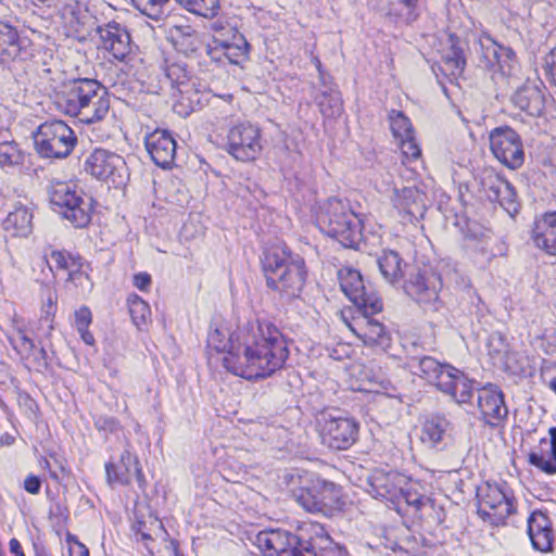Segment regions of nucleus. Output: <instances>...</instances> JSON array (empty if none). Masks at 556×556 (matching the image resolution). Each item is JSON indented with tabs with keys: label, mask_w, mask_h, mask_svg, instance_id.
<instances>
[{
	"label": "nucleus",
	"mask_w": 556,
	"mask_h": 556,
	"mask_svg": "<svg viewBox=\"0 0 556 556\" xmlns=\"http://www.w3.org/2000/svg\"><path fill=\"white\" fill-rule=\"evenodd\" d=\"M207 348L225 353V368L247 380L271 377L285 367L290 354L288 339L281 330L274 323L258 318L231 332L211 329Z\"/></svg>",
	"instance_id": "nucleus-1"
},
{
	"label": "nucleus",
	"mask_w": 556,
	"mask_h": 556,
	"mask_svg": "<svg viewBox=\"0 0 556 556\" xmlns=\"http://www.w3.org/2000/svg\"><path fill=\"white\" fill-rule=\"evenodd\" d=\"M254 544L264 556H346L318 522L303 523L296 532L269 529L256 534Z\"/></svg>",
	"instance_id": "nucleus-2"
},
{
	"label": "nucleus",
	"mask_w": 556,
	"mask_h": 556,
	"mask_svg": "<svg viewBox=\"0 0 556 556\" xmlns=\"http://www.w3.org/2000/svg\"><path fill=\"white\" fill-rule=\"evenodd\" d=\"M262 266L268 288L290 299L300 296L307 277L305 261L300 254L285 243L276 244L264 251Z\"/></svg>",
	"instance_id": "nucleus-3"
},
{
	"label": "nucleus",
	"mask_w": 556,
	"mask_h": 556,
	"mask_svg": "<svg viewBox=\"0 0 556 556\" xmlns=\"http://www.w3.org/2000/svg\"><path fill=\"white\" fill-rule=\"evenodd\" d=\"M316 223L321 232L337 240L342 247L359 249L363 239L362 220L348 201L328 199L320 205Z\"/></svg>",
	"instance_id": "nucleus-4"
},
{
	"label": "nucleus",
	"mask_w": 556,
	"mask_h": 556,
	"mask_svg": "<svg viewBox=\"0 0 556 556\" xmlns=\"http://www.w3.org/2000/svg\"><path fill=\"white\" fill-rule=\"evenodd\" d=\"M48 194L54 210L75 227L84 228L90 223L93 199L76 185L53 181L48 187Z\"/></svg>",
	"instance_id": "nucleus-5"
},
{
	"label": "nucleus",
	"mask_w": 556,
	"mask_h": 556,
	"mask_svg": "<svg viewBox=\"0 0 556 556\" xmlns=\"http://www.w3.org/2000/svg\"><path fill=\"white\" fill-rule=\"evenodd\" d=\"M77 138L73 129L60 119L42 123L34 134L37 153L46 159H64L76 146Z\"/></svg>",
	"instance_id": "nucleus-6"
},
{
	"label": "nucleus",
	"mask_w": 556,
	"mask_h": 556,
	"mask_svg": "<svg viewBox=\"0 0 556 556\" xmlns=\"http://www.w3.org/2000/svg\"><path fill=\"white\" fill-rule=\"evenodd\" d=\"M338 278L343 293L362 313L377 314L382 311V302L376 290L370 283H365L358 270L342 268Z\"/></svg>",
	"instance_id": "nucleus-7"
},
{
	"label": "nucleus",
	"mask_w": 556,
	"mask_h": 556,
	"mask_svg": "<svg viewBox=\"0 0 556 556\" xmlns=\"http://www.w3.org/2000/svg\"><path fill=\"white\" fill-rule=\"evenodd\" d=\"M478 45L479 65L490 71L493 79L514 75L517 60L511 48L500 45L486 34L479 37Z\"/></svg>",
	"instance_id": "nucleus-8"
},
{
	"label": "nucleus",
	"mask_w": 556,
	"mask_h": 556,
	"mask_svg": "<svg viewBox=\"0 0 556 556\" xmlns=\"http://www.w3.org/2000/svg\"><path fill=\"white\" fill-rule=\"evenodd\" d=\"M319 427L321 443L333 451L349 450L358 439L359 424L353 417L325 413Z\"/></svg>",
	"instance_id": "nucleus-9"
},
{
	"label": "nucleus",
	"mask_w": 556,
	"mask_h": 556,
	"mask_svg": "<svg viewBox=\"0 0 556 556\" xmlns=\"http://www.w3.org/2000/svg\"><path fill=\"white\" fill-rule=\"evenodd\" d=\"M226 150L241 162L256 160L263 150L261 129L250 122L233 125L227 134Z\"/></svg>",
	"instance_id": "nucleus-10"
},
{
	"label": "nucleus",
	"mask_w": 556,
	"mask_h": 556,
	"mask_svg": "<svg viewBox=\"0 0 556 556\" xmlns=\"http://www.w3.org/2000/svg\"><path fill=\"white\" fill-rule=\"evenodd\" d=\"M404 291L415 300L424 309H439V293L442 289V279L431 269H417L410 273L404 282Z\"/></svg>",
	"instance_id": "nucleus-11"
},
{
	"label": "nucleus",
	"mask_w": 556,
	"mask_h": 556,
	"mask_svg": "<svg viewBox=\"0 0 556 556\" xmlns=\"http://www.w3.org/2000/svg\"><path fill=\"white\" fill-rule=\"evenodd\" d=\"M97 79L75 78L63 83L55 91L54 102L58 109L66 115L76 117L85 104L99 89Z\"/></svg>",
	"instance_id": "nucleus-12"
},
{
	"label": "nucleus",
	"mask_w": 556,
	"mask_h": 556,
	"mask_svg": "<svg viewBox=\"0 0 556 556\" xmlns=\"http://www.w3.org/2000/svg\"><path fill=\"white\" fill-rule=\"evenodd\" d=\"M493 155L506 167L518 169L525 162L520 136L508 126L496 127L489 135Z\"/></svg>",
	"instance_id": "nucleus-13"
},
{
	"label": "nucleus",
	"mask_w": 556,
	"mask_h": 556,
	"mask_svg": "<svg viewBox=\"0 0 556 556\" xmlns=\"http://www.w3.org/2000/svg\"><path fill=\"white\" fill-rule=\"evenodd\" d=\"M33 56V49L26 37H21L17 27L0 21V66L17 68Z\"/></svg>",
	"instance_id": "nucleus-14"
},
{
	"label": "nucleus",
	"mask_w": 556,
	"mask_h": 556,
	"mask_svg": "<svg viewBox=\"0 0 556 556\" xmlns=\"http://www.w3.org/2000/svg\"><path fill=\"white\" fill-rule=\"evenodd\" d=\"M480 506L478 513L484 520L489 519L495 526L503 525L515 511L514 500L497 484H490L479 490Z\"/></svg>",
	"instance_id": "nucleus-15"
},
{
	"label": "nucleus",
	"mask_w": 556,
	"mask_h": 556,
	"mask_svg": "<svg viewBox=\"0 0 556 556\" xmlns=\"http://www.w3.org/2000/svg\"><path fill=\"white\" fill-rule=\"evenodd\" d=\"M481 192L491 202H497L509 216L519 213L520 204L517 201L515 188L493 169H485L480 176Z\"/></svg>",
	"instance_id": "nucleus-16"
},
{
	"label": "nucleus",
	"mask_w": 556,
	"mask_h": 556,
	"mask_svg": "<svg viewBox=\"0 0 556 556\" xmlns=\"http://www.w3.org/2000/svg\"><path fill=\"white\" fill-rule=\"evenodd\" d=\"M164 78L174 90L173 96H180V100L174 105L175 111L180 115L188 116L193 110L191 97L197 96V90L186 64H167L164 68Z\"/></svg>",
	"instance_id": "nucleus-17"
},
{
	"label": "nucleus",
	"mask_w": 556,
	"mask_h": 556,
	"mask_svg": "<svg viewBox=\"0 0 556 556\" xmlns=\"http://www.w3.org/2000/svg\"><path fill=\"white\" fill-rule=\"evenodd\" d=\"M100 37V48L108 51L121 62H126L131 53L130 34L117 22H109L97 27Z\"/></svg>",
	"instance_id": "nucleus-18"
},
{
	"label": "nucleus",
	"mask_w": 556,
	"mask_h": 556,
	"mask_svg": "<svg viewBox=\"0 0 556 556\" xmlns=\"http://www.w3.org/2000/svg\"><path fill=\"white\" fill-rule=\"evenodd\" d=\"M477 401L482 419L486 425L497 427L507 418L508 408L504 401V394L498 387L488 384L479 389Z\"/></svg>",
	"instance_id": "nucleus-19"
},
{
	"label": "nucleus",
	"mask_w": 556,
	"mask_h": 556,
	"mask_svg": "<svg viewBox=\"0 0 556 556\" xmlns=\"http://www.w3.org/2000/svg\"><path fill=\"white\" fill-rule=\"evenodd\" d=\"M125 167V161L116 153L103 149L94 150L86 160L85 170L93 177L102 180H112L121 178V172Z\"/></svg>",
	"instance_id": "nucleus-20"
},
{
	"label": "nucleus",
	"mask_w": 556,
	"mask_h": 556,
	"mask_svg": "<svg viewBox=\"0 0 556 556\" xmlns=\"http://www.w3.org/2000/svg\"><path fill=\"white\" fill-rule=\"evenodd\" d=\"M407 483V477L399 471L375 470L368 477V492L376 498L390 502L392 505L396 502L397 494Z\"/></svg>",
	"instance_id": "nucleus-21"
},
{
	"label": "nucleus",
	"mask_w": 556,
	"mask_h": 556,
	"mask_svg": "<svg viewBox=\"0 0 556 556\" xmlns=\"http://www.w3.org/2000/svg\"><path fill=\"white\" fill-rule=\"evenodd\" d=\"M392 203L408 223L424 218L427 211V195L416 187L394 189Z\"/></svg>",
	"instance_id": "nucleus-22"
},
{
	"label": "nucleus",
	"mask_w": 556,
	"mask_h": 556,
	"mask_svg": "<svg viewBox=\"0 0 556 556\" xmlns=\"http://www.w3.org/2000/svg\"><path fill=\"white\" fill-rule=\"evenodd\" d=\"M146 148L152 161L161 168H170L176 157V141L166 129H156L146 136Z\"/></svg>",
	"instance_id": "nucleus-23"
},
{
	"label": "nucleus",
	"mask_w": 556,
	"mask_h": 556,
	"mask_svg": "<svg viewBox=\"0 0 556 556\" xmlns=\"http://www.w3.org/2000/svg\"><path fill=\"white\" fill-rule=\"evenodd\" d=\"M454 427L443 415H431L422 424L421 442L431 448L443 450L453 441Z\"/></svg>",
	"instance_id": "nucleus-24"
},
{
	"label": "nucleus",
	"mask_w": 556,
	"mask_h": 556,
	"mask_svg": "<svg viewBox=\"0 0 556 556\" xmlns=\"http://www.w3.org/2000/svg\"><path fill=\"white\" fill-rule=\"evenodd\" d=\"M105 472L110 484H129L134 477L137 478L140 485L143 481V473L137 457L127 450L121 454L117 464L111 462L105 464Z\"/></svg>",
	"instance_id": "nucleus-25"
},
{
	"label": "nucleus",
	"mask_w": 556,
	"mask_h": 556,
	"mask_svg": "<svg viewBox=\"0 0 556 556\" xmlns=\"http://www.w3.org/2000/svg\"><path fill=\"white\" fill-rule=\"evenodd\" d=\"M528 534L533 548L549 552L553 547L554 532L549 517L541 511H533L528 518Z\"/></svg>",
	"instance_id": "nucleus-26"
},
{
	"label": "nucleus",
	"mask_w": 556,
	"mask_h": 556,
	"mask_svg": "<svg viewBox=\"0 0 556 556\" xmlns=\"http://www.w3.org/2000/svg\"><path fill=\"white\" fill-rule=\"evenodd\" d=\"M513 103L530 116H542L546 96L544 90L536 84L527 83L516 90L511 98Z\"/></svg>",
	"instance_id": "nucleus-27"
},
{
	"label": "nucleus",
	"mask_w": 556,
	"mask_h": 556,
	"mask_svg": "<svg viewBox=\"0 0 556 556\" xmlns=\"http://www.w3.org/2000/svg\"><path fill=\"white\" fill-rule=\"evenodd\" d=\"M363 318L356 324L352 330L367 345H376L381 349L390 346L391 337L382 323L372 317L374 314L362 313Z\"/></svg>",
	"instance_id": "nucleus-28"
},
{
	"label": "nucleus",
	"mask_w": 556,
	"mask_h": 556,
	"mask_svg": "<svg viewBox=\"0 0 556 556\" xmlns=\"http://www.w3.org/2000/svg\"><path fill=\"white\" fill-rule=\"evenodd\" d=\"M532 239L539 249L556 255V212H549L535 222Z\"/></svg>",
	"instance_id": "nucleus-29"
},
{
	"label": "nucleus",
	"mask_w": 556,
	"mask_h": 556,
	"mask_svg": "<svg viewBox=\"0 0 556 556\" xmlns=\"http://www.w3.org/2000/svg\"><path fill=\"white\" fill-rule=\"evenodd\" d=\"M76 116L81 123L93 124L101 122L110 112V97L106 88L100 83L99 89H94L93 96Z\"/></svg>",
	"instance_id": "nucleus-30"
},
{
	"label": "nucleus",
	"mask_w": 556,
	"mask_h": 556,
	"mask_svg": "<svg viewBox=\"0 0 556 556\" xmlns=\"http://www.w3.org/2000/svg\"><path fill=\"white\" fill-rule=\"evenodd\" d=\"M549 440L540 441V451L529 454V463L547 475L556 473V427L548 430Z\"/></svg>",
	"instance_id": "nucleus-31"
},
{
	"label": "nucleus",
	"mask_w": 556,
	"mask_h": 556,
	"mask_svg": "<svg viewBox=\"0 0 556 556\" xmlns=\"http://www.w3.org/2000/svg\"><path fill=\"white\" fill-rule=\"evenodd\" d=\"M33 210L18 202L3 220V228L12 236L26 238L33 231Z\"/></svg>",
	"instance_id": "nucleus-32"
},
{
	"label": "nucleus",
	"mask_w": 556,
	"mask_h": 556,
	"mask_svg": "<svg viewBox=\"0 0 556 556\" xmlns=\"http://www.w3.org/2000/svg\"><path fill=\"white\" fill-rule=\"evenodd\" d=\"M45 260L50 270H67L68 280L75 281L77 277L83 275V257L78 254L74 255L66 251L52 250L49 254L45 253Z\"/></svg>",
	"instance_id": "nucleus-33"
},
{
	"label": "nucleus",
	"mask_w": 556,
	"mask_h": 556,
	"mask_svg": "<svg viewBox=\"0 0 556 556\" xmlns=\"http://www.w3.org/2000/svg\"><path fill=\"white\" fill-rule=\"evenodd\" d=\"M419 0H389L386 16L399 25H408L417 20Z\"/></svg>",
	"instance_id": "nucleus-34"
},
{
	"label": "nucleus",
	"mask_w": 556,
	"mask_h": 556,
	"mask_svg": "<svg viewBox=\"0 0 556 556\" xmlns=\"http://www.w3.org/2000/svg\"><path fill=\"white\" fill-rule=\"evenodd\" d=\"M465 65L466 60L463 49L452 42L451 48L442 55L439 70L452 83L463 74Z\"/></svg>",
	"instance_id": "nucleus-35"
},
{
	"label": "nucleus",
	"mask_w": 556,
	"mask_h": 556,
	"mask_svg": "<svg viewBox=\"0 0 556 556\" xmlns=\"http://www.w3.org/2000/svg\"><path fill=\"white\" fill-rule=\"evenodd\" d=\"M319 112L326 118H337L343 112V101L340 91L334 87H327L315 96Z\"/></svg>",
	"instance_id": "nucleus-36"
},
{
	"label": "nucleus",
	"mask_w": 556,
	"mask_h": 556,
	"mask_svg": "<svg viewBox=\"0 0 556 556\" xmlns=\"http://www.w3.org/2000/svg\"><path fill=\"white\" fill-rule=\"evenodd\" d=\"M377 264L383 278L394 283L403 277V260L400 254L393 250H384L377 257Z\"/></svg>",
	"instance_id": "nucleus-37"
},
{
	"label": "nucleus",
	"mask_w": 556,
	"mask_h": 556,
	"mask_svg": "<svg viewBox=\"0 0 556 556\" xmlns=\"http://www.w3.org/2000/svg\"><path fill=\"white\" fill-rule=\"evenodd\" d=\"M313 491L319 496V513L326 514L331 510L340 498V488L318 477L313 478Z\"/></svg>",
	"instance_id": "nucleus-38"
},
{
	"label": "nucleus",
	"mask_w": 556,
	"mask_h": 556,
	"mask_svg": "<svg viewBox=\"0 0 556 556\" xmlns=\"http://www.w3.org/2000/svg\"><path fill=\"white\" fill-rule=\"evenodd\" d=\"M428 498V496L419 492V484L407 477V483L403 490H401V494H397L396 502H394L393 506L395 509L400 510L404 503L416 516L419 511V506H422Z\"/></svg>",
	"instance_id": "nucleus-39"
},
{
	"label": "nucleus",
	"mask_w": 556,
	"mask_h": 556,
	"mask_svg": "<svg viewBox=\"0 0 556 556\" xmlns=\"http://www.w3.org/2000/svg\"><path fill=\"white\" fill-rule=\"evenodd\" d=\"M294 501L309 513H319V496L317 492L313 491V478L302 485L292 491Z\"/></svg>",
	"instance_id": "nucleus-40"
},
{
	"label": "nucleus",
	"mask_w": 556,
	"mask_h": 556,
	"mask_svg": "<svg viewBox=\"0 0 556 556\" xmlns=\"http://www.w3.org/2000/svg\"><path fill=\"white\" fill-rule=\"evenodd\" d=\"M127 304L132 323L138 329H141L151 317L149 304L137 294H130L127 299Z\"/></svg>",
	"instance_id": "nucleus-41"
},
{
	"label": "nucleus",
	"mask_w": 556,
	"mask_h": 556,
	"mask_svg": "<svg viewBox=\"0 0 556 556\" xmlns=\"http://www.w3.org/2000/svg\"><path fill=\"white\" fill-rule=\"evenodd\" d=\"M189 12L203 17H214L219 10V0H178Z\"/></svg>",
	"instance_id": "nucleus-42"
},
{
	"label": "nucleus",
	"mask_w": 556,
	"mask_h": 556,
	"mask_svg": "<svg viewBox=\"0 0 556 556\" xmlns=\"http://www.w3.org/2000/svg\"><path fill=\"white\" fill-rule=\"evenodd\" d=\"M24 154L14 140L0 142V166L13 167L22 164Z\"/></svg>",
	"instance_id": "nucleus-43"
},
{
	"label": "nucleus",
	"mask_w": 556,
	"mask_h": 556,
	"mask_svg": "<svg viewBox=\"0 0 556 556\" xmlns=\"http://www.w3.org/2000/svg\"><path fill=\"white\" fill-rule=\"evenodd\" d=\"M390 128L397 140L408 138L414 134L413 125L409 118L401 111L392 110L389 113Z\"/></svg>",
	"instance_id": "nucleus-44"
},
{
	"label": "nucleus",
	"mask_w": 556,
	"mask_h": 556,
	"mask_svg": "<svg viewBox=\"0 0 556 556\" xmlns=\"http://www.w3.org/2000/svg\"><path fill=\"white\" fill-rule=\"evenodd\" d=\"M460 372V370L448 364H442L441 370L437 372L431 383L434 384L440 391L450 393L453 390L454 382Z\"/></svg>",
	"instance_id": "nucleus-45"
},
{
	"label": "nucleus",
	"mask_w": 556,
	"mask_h": 556,
	"mask_svg": "<svg viewBox=\"0 0 556 556\" xmlns=\"http://www.w3.org/2000/svg\"><path fill=\"white\" fill-rule=\"evenodd\" d=\"M412 368H418L420 376L427 379L430 383L434 379L437 372L441 370L442 364L435 358L430 356L412 357L409 361Z\"/></svg>",
	"instance_id": "nucleus-46"
},
{
	"label": "nucleus",
	"mask_w": 556,
	"mask_h": 556,
	"mask_svg": "<svg viewBox=\"0 0 556 556\" xmlns=\"http://www.w3.org/2000/svg\"><path fill=\"white\" fill-rule=\"evenodd\" d=\"M416 516L428 522L429 526H439L444 521L445 511L433 500L428 498L422 506H419Z\"/></svg>",
	"instance_id": "nucleus-47"
},
{
	"label": "nucleus",
	"mask_w": 556,
	"mask_h": 556,
	"mask_svg": "<svg viewBox=\"0 0 556 556\" xmlns=\"http://www.w3.org/2000/svg\"><path fill=\"white\" fill-rule=\"evenodd\" d=\"M472 380L468 379L462 371L454 382L453 390L448 393L457 403H467L471 400L473 394Z\"/></svg>",
	"instance_id": "nucleus-48"
},
{
	"label": "nucleus",
	"mask_w": 556,
	"mask_h": 556,
	"mask_svg": "<svg viewBox=\"0 0 556 556\" xmlns=\"http://www.w3.org/2000/svg\"><path fill=\"white\" fill-rule=\"evenodd\" d=\"M134 7L152 20H160L168 0H131Z\"/></svg>",
	"instance_id": "nucleus-49"
},
{
	"label": "nucleus",
	"mask_w": 556,
	"mask_h": 556,
	"mask_svg": "<svg viewBox=\"0 0 556 556\" xmlns=\"http://www.w3.org/2000/svg\"><path fill=\"white\" fill-rule=\"evenodd\" d=\"M93 425L105 438H108L109 434H117L123 429L117 418L108 415L94 416Z\"/></svg>",
	"instance_id": "nucleus-50"
},
{
	"label": "nucleus",
	"mask_w": 556,
	"mask_h": 556,
	"mask_svg": "<svg viewBox=\"0 0 556 556\" xmlns=\"http://www.w3.org/2000/svg\"><path fill=\"white\" fill-rule=\"evenodd\" d=\"M15 329H18L17 332L10 339L13 348L15 351H17L18 354H21L24 357H29L31 352L35 349L34 341L27 337L23 328L20 326H16Z\"/></svg>",
	"instance_id": "nucleus-51"
},
{
	"label": "nucleus",
	"mask_w": 556,
	"mask_h": 556,
	"mask_svg": "<svg viewBox=\"0 0 556 556\" xmlns=\"http://www.w3.org/2000/svg\"><path fill=\"white\" fill-rule=\"evenodd\" d=\"M170 34L176 43L181 39V45L186 42L190 50H195L197 36L191 26H175Z\"/></svg>",
	"instance_id": "nucleus-52"
},
{
	"label": "nucleus",
	"mask_w": 556,
	"mask_h": 556,
	"mask_svg": "<svg viewBox=\"0 0 556 556\" xmlns=\"http://www.w3.org/2000/svg\"><path fill=\"white\" fill-rule=\"evenodd\" d=\"M399 144H400L403 155L407 160H416L421 154V150L415 139L414 134L408 136V138L400 139Z\"/></svg>",
	"instance_id": "nucleus-53"
},
{
	"label": "nucleus",
	"mask_w": 556,
	"mask_h": 556,
	"mask_svg": "<svg viewBox=\"0 0 556 556\" xmlns=\"http://www.w3.org/2000/svg\"><path fill=\"white\" fill-rule=\"evenodd\" d=\"M224 48L228 51L229 54L231 53V50H237V56L243 59L248 54L249 43L243 35L238 34L233 36L231 42H225Z\"/></svg>",
	"instance_id": "nucleus-54"
},
{
	"label": "nucleus",
	"mask_w": 556,
	"mask_h": 556,
	"mask_svg": "<svg viewBox=\"0 0 556 556\" xmlns=\"http://www.w3.org/2000/svg\"><path fill=\"white\" fill-rule=\"evenodd\" d=\"M92 321V314L89 307L80 306L75 311V327L77 330L89 328Z\"/></svg>",
	"instance_id": "nucleus-55"
},
{
	"label": "nucleus",
	"mask_w": 556,
	"mask_h": 556,
	"mask_svg": "<svg viewBox=\"0 0 556 556\" xmlns=\"http://www.w3.org/2000/svg\"><path fill=\"white\" fill-rule=\"evenodd\" d=\"M544 70L549 83L556 87V47L545 56Z\"/></svg>",
	"instance_id": "nucleus-56"
},
{
	"label": "nucleus",
	"mask_w": 556,
	"mask_h": 556,
	"mask_svg": "<svg viewBox=\"0 0 556 556\" xmlns=\"http://www.w3.org/2000/svg\"><path fill=\"white\" fill-rule=\"evenodd\" d=\"M24 490L33 495H36L40 492L41 489V479L35 475H28L23 483Z\"/></svg>",
	"instance_id": "nucleus-57"
},
{
	"label": "nucleus",
	"mask_w": 556,
	"mask_h": 556,
	"mask_svg": "<svg viewBox=\"0 0 556 556\" xmlns=\"http://www.w3.org/2000/svg\"><path fill=\"white\" fill-rule=\"evenodd\" d=\"M151 281V276L148 273H139L134 276V286L141 291L148 290Z\"/></svg>",
	"instance_id": "nucleus-58"
},
{
	"label": "nucleus",
	"mask_w": 556,
	"mask_h": 556,
	"mask_svg": "<svg viewBox=\"0 0 556 556\" xmlns=\"http://www.w3.org/2000/svg\"><path fill=\"white\" fill-rule=\"evenodd\" d=\"M45 315L41 317V321L48 325L49 329H53L52 316L54 314V301L51 296L48 299V303L43 309Z\"/></svg>",
	"instance_id": "nucleus-59"
},
{
	"label": "nucleus",
	"mask_w": 556,
	"mask_h": 556,
	"mask_svg": "<svg viewBox=\"0 0 556 556\" xmlns=\"http://www.w3.org/2000/svg\"><path fill=\"white\" fill-rule=\"evenodd\" d=\"M35 5H43L47 8L61 9L64 0H31Z\"/></svg>",
	"instance_id": "nucleus-60"
},
{
	"label": "nucleus",
	"mask_w": 556,
	"mask_h": 556,
	"mask_svg": "<svg viewBox=\"0 0 556 556\" xmlns=\"http://www.w3.org/2000/svg\"><path fill=\"white\" fill-rule=\"evenodd\" d=\"M9 547H10V552L12 554H14L15 556H25V554L22 549V545L17 539H15V538L11 539L10 543H9Z\"/></svg>",
	"instance_id": "nucleus-61"
},
{
	"label": "nucleus",
	"mask_w": 556,
	"mask_h": 556,
	"mask_svg": "<svg viewBox=\"0 0 556 556\" xmlns=\"http://www.w3.org/2000/svg\"><path fill=\"white\" fill-rule=\"evenodd\" d=\"M144 523L143 522H138L137 526H136V534L138 536H140V540L143 541V542H147V541H151L152 540V536L150 533H148L147 531H144Z\"/></svg>",
	"instance_id": "nucleus-62"
},
{
	"label": "nucleus",
	"mask_w": 556,
	"mask_h": 556,
	"mask_svg": "<svg viewBox=\"0 0 556 556\" xmlns=\"http://www.w3.org/2000/svg\"><path fill=\"white\" fill-rule=\"evenodd\" d=\"M80 334L81 340L88 344L93 345L94 344V338L92 333L88 330V328H84L83 330H77Z\"/></svg>",
	"instance_id": "nucleus-63"
},
{
	"label": "nucleus",
	"mask_w": 556,
	"mask_h": 556,
	"mask_svg": "<svg viewBox=\"0 0 556 556\" xmlns=\"http://www.w3.org/2000/svg\"><path fill=\"white\" fill-rule=\"evenodd\" d=\"M15 442V437L5 432L0 437V445L1 446H11Z\"/></svg>",
	"instance_id": "nucleus-64"
}]
</instances>
